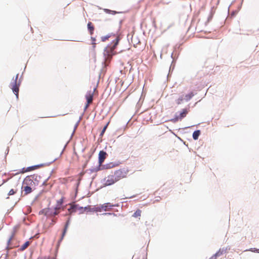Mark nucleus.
I'll use <instances>...</instances> for the list:
<instances>
[{
	"label": "nucleus",
	"mask_w": 259,
	"mask_h": 259,
	"mask_svg": "<svg viewBox=\"0 0 259 259\" xmlns=\"http://www.w3.org/2000/svg\"><path fill=\"white\" fill-rule=\"evenodd\" d=\"M119 41V37L116 36L115 39H114L112 42L113 45H108L105 48L104 50V56L105 58L106 62H110L112 56L116 54L114 52V50L118 45Z\"/></svg>",
	"instance_id": "obj_1"
},
{
	"label": "nucleus",
	"mask_w": 259,
	"mask_h": 259,
	"mask_svg": "<svg viewBox=\"0 0 259 259\" xmlns=\"http://www.w3.org/2000/svg\"><path fill=\"white\" fill-rule=\"evenodd\" d=\"M22 189L24 192V195H27L32 192V189L34 188V182L30 178H26L24 181Z\"/></svg>",
	"instance_id": "obj_2"
},
{
	"label": "nucleus",
	"mask_w": 259,
	"mask_h": 259,
	"mask_svg": "<svg viewBox=\"0 0 259 259\" xmlns=\"http://www.w3.org/2000/svg\"><path fill=\"white\" fill-rule=\"evenodd\" d=\"M18 76L19 74H17L15 76V79H13L12 81L10 83V88L12 90L13 93L15 94L17 99L18 98L19 87L21 83L20 81L18 80Z\"/></svg>",
	"instance_id": "obj_3"
},
{
	"label": "nucleus",
	"mask_w": 259,
	"mask_h": 259,
	"mask_svg": "<svg viewBox=\"0 0 259 259\" xmlns=\"http://www.w3.org/2000/svg\"><path fill=\"white\" fill-rule=\"evenodd\" d=\"M128 170L126 168H121L114 171L113 174L116 181L126 177Z\"/></svg>",
	"instance_id": "obj_4"
},
{
	"label": "nucleus",
	"mask_w": 259,
	"mask_h": 259,
	"mask_svg": "<svg viewBox=\"0 0 259 259\" xmlns=\"http://www.w3.org/2000/svg\"><path fill=\"white\" fill-rule=\"evenodd\" d=\"M116 182H117V181L113 175H109L105 179V186H110L114 184Z\"/></svg>",
	"instance_id": "obj_5"
},
{
	"label": "nucleus",
	"mask_w": 259,
	"mask_h": 259,
	"mask_svg": "<svg viewBox=\"0 0 259 259\" xmlns=\"http://www.w3.org/2000/svg\"><path fill=\"white\" fill-rule=\"evenodd\" d=\"M93 95L94 92H89L85 95V98L87 99V103L84 107L85 110H86L89 107V105L92 103L93 99Z\"/></svg>",
	"instance_id": "obj_6"
},
{
	"label": "nucleus",
	"mask_w": 259,
	"mask_h": 259,
	"mask_svg": "<svg viewBox=\"0 0 259 259\" xmlns=\"http://www.w3.org/2000/svg\"><path fill=\"white\" fill-rule=\"evenodd\" d=\"M188 113V111L186 109H183L182 112L180 113V115L176 116L174 119L172 120L174 122L178 121L179 120H181L184 117H185Z\"/></svg>",
	"instance_id": "obj_7"
},
{
	"label": "nucleus",
	"mask_w": 259,
	"mask_h": 259,
	"mask_svg": "<svg viewBox=\"0 0 259 259\" xmlns=\"http://www.w3.org/2000/svg\"><path fill=\"white\" fill-rule=\"evenodd\" d=\"M59 208H60L59 207H56L55 208V210L54 211H53V212H50V209H44L42 211V212H44L45 214L46 215H56L58 214L59 213V212L58 211V209Z\"/></svg>",
	"instance_id": "obj_8"
},
{
	"label": "nucleus",
	"mask_w": 259,
	"mask_h": 259,
	"mask_svg": "<svg viewBox=\"0 0 259 259\" xmlns=\"http://www.w3.org/2000/svg\"><path fill=\"white\" fill-rule=\"evenodd\" d=\"M107 153L104 151H100L99 153V163L102 164L106 157Z\"/></svg>",
	"instance_id": "obj_9"
},
{
	"label": "nucleus",
	"mask_w": 259,
	"mask_h": 259,
	"mask_svg": "<svg viewBox=\"0 0 259 259\" xmlns=\"http://www.w3.org/2000/svg\"><path fill=\"white\" fill-rule=\"evenodd\" d=\"M38 167H39V166L37 165H34V166L28 167L26 169L23 168L22 169V170L21 172L22 173H24V172H26L32 171V170H35V169H37Z\"/></svg>",
	"instance_id": "obj_10"
},
{
	"label": "nucleus",
	"mask_w": 259,
	"mask_h": 259,
	"mask_svg": "<svg viewBox=\"0 0 259 259\" xmlns=\"http://www.w3.org/2000/svg\"><path fill=\"white\" fill-rule=\"evenodd\" d=\"M69 225V219H68V221L66 223V224H65V226L63 232L62 233V236H61V238H60V239L59 242L61 241L62 240V239H63L64 236L65 235V234L66 233V231H67V228H68V227Z\"/></svg>",
	"instance_id": "obj_11"
},
{
	"label": "nucleus",
	"mask_w": 259,
	"mask_h": 259,
	"mask_svg": "<svg viewBox=\"0 0 259 259\" xmlns=\"http://www.w3.org/2000/svg\"><path fill=\"white\" fill-rule=\"evenodd\" d=\"M88 29L90 31V34L92 35L93 34V32H94V26H93V25L92 22H89L88 23Z\"/></svg>",
	"instance_id": "obj_12"
},
{
	"label": "nucleus",
	"mask_w": 259,
	"mask_h": 259,
	"mask_svg": "<svg viewBox=\"0 0 259 259\" xmlns=\"http://www.w3.org/2000/svg\"><path fill=\"white\" fill-rule=\"evenodd\" d=\"M30 242L28 241H26V242H25V243H24L21 246V247L19 249V250L20 251H23L25 249H26L28 246L30 245Z\"/></svg>",
	"instance_id": "obj_13"
},
{
	"label": "nucleus",
	"mask_w": 259,
	"mask_h": 259,
	"mask_svg": "<svg viewBox=\"0 0 259 259\" xmlns=\"http://www.w3.org/2000/svg\"><path fill=\"white\" fill-rule=\"evenodd\" d=\"M224 253V250H220L218 251L214 255L211 256V259H216L217 256H221L223 255Z\"/></svg>",
	"instance_id": "obj_14"
},
{
	"label": "nucleus",
	"mask_w": 259,
	"mask_h": 259,
	"mask_svg": "<svg viewBox=\"0 0 259 259\" xmlns=\"http://www.w3.org/2000/svg\"><path fill=\"white\" fill-rule=\"evenodd\" d=\"M200 131H196L193 133V138L194 140H197L198 138V137L200 135Z\"/></svg>",
	"instance_id": "obj_15"
},
{
	"label": "nucleus",
	"mask_w": 259,
	"mask_h": 259,
	"mask_svg": "<svg viewBox=\"0 0 259 259\" xmlns=\"http://www.w3.org/2000/svg\"><path fill=\"white\" fill-rule=\"evenodd\" d=\"M194 96L193 93H189V94H187L186 95H185L184 98L185 99V100L186 101H189V100H190L192 97Z\"/></svg>",
	"instance_id": "obj_16"
},
{
	"label": "nucleus",
	"mask_w": 259,
	"mask_h": 259,
	"mask_svg": "<svg viewBox=\"0 0 259 259\" xmlns=\"http://www.w3.org/2000/svg\"><path fill=\"white\" fill-rule=\"evenodd\" d=\"M109 122H110V121H108L107 122V123L103 127V130H102V131H101V132L100 133V136L101 137H102L103 136V135H104V133H105V131L106 130V128H107V127H108V125L109 124Z\"/></svg>",
	"instance_id": "obj_17"
},
{
	"label": "nucleus",
	"mask_w": 259,
	"mask_h": 259,
	"mask_svg": "<svg viewBox=\"0 0 259 259\" xmlns=\"http://www.w3.org/2000/svg\"><path fill=\"white\" fill-rule=\"evenodd\" d=\"M141 214V210L140 209H138L136 211V212L133 214V217L135 218L140 217Z\"/></svg>",
	"instance_id": "obj_18"
},
{
	"label": "nucleus",
	"mask_w": 259,
	"mask_h": 259,
	"mask_svg": "<svg viewBox=\"0 0 259 259\" xmlns=\"http://www.w3.org/2000/svg\"><path fill=\"white\" fill-rule=\"evenodd\" d=\"M184 100H185L184 96H181L177 100L176 103L178 105H179L181 104Z\"/></svg>",
	"instance_id": "obj_19"
},
{
	"label": "nucleus",
	"mask_w": 259,
	"mask_h": 259,
	"mask_svg": "<svg viewBox=\"0 0 259 259\" xmlns=\"http://www.w3.org/2000/svg\"><path fill=\"white\" fill-rule=\"evenodd\" d=\"M111 35H107L106 36H104L101 37V40L102 41H105L106 40L108 39L109 37H110Z\"/></svg>",
	"instance_id": "obj_20"
},
{
	"label": "nucleus",
	"mask_w": 259,
	"mask_h": 259,
	"mask_svg": "<svg viewBox=\"0 0 259 259\" xmlns=\"http://www.w3.org/2000/svg\"><path fill=\"white\" fill-rule=\"evenodd\" d=\"M91 39L92 40V45H93V49H95L96 48V44L95 42L96 39H95V38L92 37Z\"/></svg>",
	"instance_id": "obj_21"
},
{
	"label": "nucleus",
	"mask_w": 259,
	"mask_h": 259,
	"mask_svg": "<svg viewBox=\"0 0 259 259\" xmlns=\"http://www.w3.org/2000/svg\"><path fill=\"white\" fill-rule=\"evenodd\" d=\"M17 191L14 189H11L8 193V195H13L16 193Z\"/></svg>",
	"instance_id": "obj_22"
},
{
	"label": "nucleus",
	"mask_w": 259,
	"mask_h": 259,
	"mask_svg": "<svg viewBox=\"0 0 259 259\" xmlns=\"http://www.w3.org/2000/svg\"><path fill=\"white\" fill-rule=\"evenodd\" d=\"M62 203H63V199H60L59 200H58L57 201L58 204H57V206L56 207L60 208V206L61 205Z\"/></svg>",
	"instance_id": "obj_23"
},
{
	"label": "nucleus",
	"mask_w": 259,
	"mask_h": 259,
	"mask_svg": "<svg viewBox=\"0 0 259 259\" xmlns=\"http://www.w3.org/2000/svg\"><path fill=\"white\" fill-rule=\"evenodd\" d=\"M108 206H111L110 205V203H105L102 206V208H104L105 210H106V208Z\"/></svg>",
	"instance_id": "obj_24"
},
{
	"label": "nucleus",
	"mask_w": 259,
	"mask_h": 259,
	"mask_svg": "<svg viewBox=\"0 0 259 259\" xmlns=\"http://www.w3.org/2000/svg\"><path fill=\"white\" fill-rule=\"evenodd\" d=\"M12 237H11L9 239V240L8 241V242H7V244H8V246L7 247V249H9L10 248H9V246L12 241Z\"/></svg>",
	"instance_id": "obj_25"
},
{
	"label": "nucleus",
	"mask_w": 259,
	"mask_h": 259,
	"mask_svg": "<svg viewBox=\"0 0 259 259\" xmlns=\"http://www.w3.org/2000/svg\"><path fill=\"white\" fill-rule=\"evenodd\" d=\"M56 222V219H53L52 223L50 224V226H53Z\"/></svg>",
	"instance_id": "obj_26"
},
{
	"label": "nucleus",
	"mask_w": 259,
	"mask_h": 259,
	"mask_svg": "<svg viewBox=\"0 0 259 259\" xmlns=\"http://www.w3.org/2000/svg\"><path fill=\"white\" fill-rule=\"evenodd\" d=\"M44 259H56L55 257L52 256H44Z\"/></svg>",
	"instance_id": "obj_27"
},
{
	"label": "nucleus",
	"mask_w": 259,
	"mask_h": 259,
	"mask_svg": "<svg viewBox=\"0 0 259 259\" xmlns=\"http://www.w3.org/2000/svg\"><path fill=\"white\" fill-rule=\"evenodd\" d=\"M37 259H44V256H39Z\"/></svg>",
	"instance_id": "obj_28"
},
{
	"label": "nucleus",
	"mask_w": 259,
	"mask_h": 259,
	"mask_svg": "<svg viewBox=\"0 0 259 259\" xmlns=\"http://www.w3.org/2000/svg\"><path fill=\"white\" fill-rule=\"evenodd\" d=\"M96 90V88H95V89H94V92Z\"/></svg>",
	"instance_id": "obj_29"
}]
</instances>
